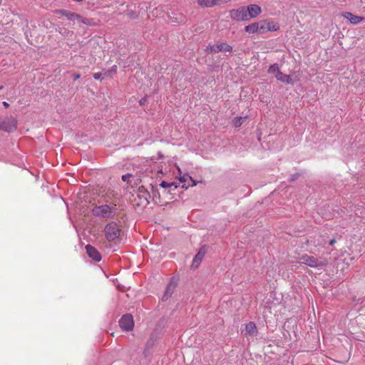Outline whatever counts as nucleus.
Wrapping results in <instances>:
<instances>
[{
  "instance_id": "nucleus-19",
  "label": "nucleus",
  "mask_w": 365,
  "mask_h": 365,
  "mask_svg": "<svg viewBox=\"0 0 365 365\" xmlns=\"http://www.w3.org/2000/svg\"><path fill=\"white\" fill-rule=\"evenodd\" d=\"M258 26L259 25L257 24V22L252 23L246 26L245 27V30L249 34L258 33Z\"/></svg>"
},
{
  "instance_id": "nucleus-35",
  "label": "nucleus",
  "mask_w": 365,
  "mask_h": 365,
  "mask_svg": "<svg viewBox=\"0 0 365 365\" xmlns=\"http://www.w3.org/2000/svg\"><path fill=\"white\" fill-rule=\"evenodd\" d=\"M75 1H77V2H81L83 1V0H74Z\"/></svg>"
},
{
  "instance_id": "nucleus-9",
  "label": "nucleus",
  "mask_w": 365,
  "mask_h": 365,
  "mask_svg": "<svg viewBox=\"0 0 365 365\" xmlns=\"http://www.w3.org/2000/svg\"><path fill=\"white\" fill-rule=\"evenodd\" d=\"M247 14L248 16V19L255 18L260 14L262 9L257 4H251L246 7Z\"/></svg>"
},
{
  "instance_id": "nucleus-34",
  "label": "nucleus",
  "mask_w": 365,
  "mask_h": 365,
  "mask_svg": "<svg viewBox=\"0 0 365 365\" xmlns=\"http://www.w3.org/2000/svg\"><path fill=\"white\" fill-rule=\"evenodd\" d=\"M295 178H297V176L293 177V178L292 179V181H294L295 180Z\"/></svg>"
},
{
  "instance_id": "nucleus-13",
  "label": "nucleus",
  "mask_w": 365,
  "mask_h": 365,
  "mask_svg": "<svg viewBox=\"0 0 365 365\" xmlns=\"http://www.w3.org/2000/svg\"><path fill=\"white\" fill-rule=\"evenodd\" d=\"M207 51H210V52H219L222 51H228V45L227 43H217L214 45H209L207 47Z\"/></svg>"
},
{
  "instance_id": "nucleus-31",
  "label": "nucleus",
  "mask_w": 365,
  "mask_h": 365,
  "mask_svg": "<svg viewBox=\"0 0 365 365\" xmlns=\"http://www.w3.org/2000/svg\"><path fill=\"white\" fill-rule=\"evenodd\" d=\"M3 105H4V107H6V108H8V107L9 106V104L7 102H6V101H4V102H3Z\"/></svg>"
},
{
  "instance_id": "nucleus-33",
  "label": "nucleus",
  "mask_w": 365,
  "mask_h": 365,
  "mask_svg": "<svg viewBox=\"0 0 365 365\" xmlns=\"http://www.w3.org/2000/svg\"><path fill=\"white\" fill-rule=\"evenodd\" d=\"M295 178H297V176L293 177V178L292 179V181H294L295 180Z\"/></svg>"
},
{
  "instance_id": "nucleus-28",
  "label": "nucleus",
  "mask_w": 365,
  "mask_h": 365,
  "mask_svg": "<svg viewBox=\"0 0 365 365\" xmlns=\"http://www.w3.org/2000/svg\"><path fill=\"white\" fill-rule=\"evenodd\" d=\"M131 177H132V174L128 173V174L123 175L122 176V180H123V181L126 182V181H128V180H129V178H131Z\"/></svg>"
},
{
  "instance_id": "nucleus-30",
  "label": "nucleus",
  "mask_w": 365,
  "mask_h": 365,
  "mask_svg": "<svg viewBox=\"0 0 365 365\" xmlns=\"http://www.w3.org/2000/svg\"><path fill=\"white\" fill-rule=\"evenodd\" d=\"M335 242H336V240L334 239H332L330 240L329 245L333 246L335 244Z\"/></svg>"
},
{
  "instance_id": "nucleus-17",
  "label": "nucleus",
  "mask_w": 365,
  "mask_h": 365,
  "mask_svg": "<svg viewBox=\"0 0 365 365\" xmlns=\"http://www.w3.org/2000/svg\"><path fill=\"white\" fill-rule=\"evenodd\" d=\"M67 19L73 21H77L78 22L87 24L86 21L83 19V17L81 16L72 11L70 12L69 15H68Z\"/></svg>"
},
{
  "instance_id": "nucleus-12",
  "label": "nucleus",
  "mask_w": 365,
  "mask_h": 365,
  "mask_svg": "<svg viewBox=\"0 0 365 365\" xmlns=\"http://www.w3.org/2000/svg\"><path fill=\"white\" fill-rule=\"evenodd\" d=\"M205 255V250L204 248H200L192 260L191 267L193 269L197 268L201 263Z\"/></svg>"
},
{
  "instance_id": "nucleus-7",
  "label": "nucleus",
  "mask_w": 365,
  "mask_h": 365,
  "mask_svg": "<svg viewBox=\"0 0 365 365\" xmlns=\"http://www.w3.org/2000/svg\"><path fill=\"white\" fill-rule=\"evenodd\" d=\"M86 251L88 256L95 262H100L102 259L101 253L98 250L91 245L86 246Z\"/></svg>"
},
{
  "instance_id": "nucleus-8",
  "label": "nucleus",
  "mask_w": 365,
  "mask_h": 365,
  "mask_svg": "<svg viewBox=\"0 0 365 365\" xmlns=\"http://www.w3.org/2000/svg\"><path fill=\"white\" fill-rule=\"evenodd\" d=\"M196 2L200 7L210 8L225 3V0H196Z\"/></svg>"
},
{
  "instance_id": "nucleus-14",
  "label": "nucleus",
  "mask_w": 365,
  "mask_h": 365,
  "mask_svg": "<svg viewBox=\"0 0 365 365\" xmlns=\"http://www.w3.org/2000/svg\"><path fill=\"white\" fill-rule=\"evenodd\" d=\"M175 288H176V284L173 282H170L165 289L163 296L162 297V300L163 301L168 300L172 296Z\"/></svg>"
},
{
  "instance_id": "nucleus-5",
  "label": "nucleus",
  "mask_w": 365,
  "mask_h": 365,
  "mask_svg": "<svg viewBox=\"0 0 365 365\" xmlns=\"http://www.w3.org/2000/svg\"><path fill=\"white\" fill-rule=\"evenodd\" d=\"M299 262L308 265L311 267H317L322 265V263L313 256L303 255L299 259Z\"/></svg>"
},
{
  "instance_id": "nucleus-29",
  "label": "nucleus",
  "mask_w": 365,
  "mask_h": 365,
  "mask_svg": "<svg viewBox=\"0 0 365 365\" xmlns=\"http://www.w3.org/2000/svg\"><path fill=\"white\" fill-rule=\"evenodd\" d=\"M81 77V75L79 73H74L73 75V79L74 81H76L77 79H78L79 78Z\"/></svg>"
},
{
  "instance_id": "nucleus-18",
  "label": "nucleus",
  "mask_w": 365,
  "mask_h": 365,
  "mask_svg": "<svg viewBox=\"0 0 365 365\" xmlns=\"http://www.w3.org/2000/svg\"><path fill=\"white\" fill-rule=\"evenodd\" d=\"M258 26V33L264 34L267 31V26L269 25V21L266 20L259 21L257 22Z\"/></svg>"
},
{
  "instance_id": "nucleus-6",
  "label": "nucleus",
  "mask_w": 365,
  "mask_h": 365,
  "mask_svg": "<svg viewBox=\"0 0 365 365\" xmlns=\"http://www.w3.org/2000/svg\"><path fill=\"white\" fill-rule=\"evenodd\" d=\"M230 14L233 19L237 21H248V16L246 11V6L240 7L238 9L230 11Z\"/></svg>"
},
{
  "instance_id": "nucleus-25",
  "label": "nucleus",
  "mask_w": 365,
  "mask_h": 365,
  "mask_svg": "<svg viewBox=\"0 0 365 365\" xmlns=\"http://www.w3.org/2000/svg\"><path fill=\"white\" fill-rule=\"evenodd\" d=\"M126 15L132 19H135L138 17V14L133 10H128Z\"/></svg>"
},
{
  "instance_id": "nucleus-15",
  "label": "nucleus",
  "mask_w": 365,
  "mask_h": 365,
  "mask_svg": "<svg viewBox=\"0 0 365 365\" xmlns=\"http://www.w3.org/2000/svg\"><path fill=\"white\" fill-rule=\"evenodd\" d=\"M245 331L246 334L251 336H255L258 333L256 324L252 322H250L245 325Z\"/></svg>"
},
{
  "instance_id": "nucleus-2",
  "label": "nucleus",
  "mask_w": 365,
  "mask_h": 365,
  "mask_svg": "<svg viewBox=\"0 0 365 365\" xmlns=\"http://www.w3.org/2000/svg\"><path fill=\"white\" fill-rule=\"evenodd\" d=\"M104 233L108 242H113L120 237L121 230L117 222H110L105 226Z\"/></svg>"
},
{
  "instance_id": "nucleus-11",
  "label": "nucleus",
  "mask_w": 365,
  "mask_h": 365,
  "mask_svg": "<svg viewBox=\"0 0 365 365\" xmlns=\"http://www.w3.org/2000/svg\"><path fill=\"white\" fill-rule=\"evenodd\" d=\"M342 16L345 19H348L351 24H354V25L358 24L361 23V21H365V18H364L362 16L354 15L351 12H344L342 14Z\"/></svg>"
},
{
  "instance_id": "nucleus-23",
  "label": "nucleus",
  "mask_w": 365,
  "mask_h": 365,
  "mask_svg": "<svg viewBox=\"0 0 365 365\" xmlns=\"http://www.w3.org/2000/svg\"><path fill=\"white\" fill-rule=\"evenodd\" d=\"M279 71V68L277 63H274L269 67L268 73H274L275 75H278Z\"/></svg>"
},
{
  "instance_id": "nucleus-22",
  "label": "nucleus",
  "mask_w": 365,
  "mask_h": 365,
  "mask_svg": "<svg viewBox=\"0 0 365 365\" xmlns=\"http://www.w3.org/2000/svg\"><path fill=\"white\" fill-rule=\"evenodd\" d=\"M160 186L168 190L169 188H172V186H174V189H177L178 187L176 182H168L165 181H162L160 184Z\"/></svg>"
},
{
  "instance_id": "nucleus-24",
  "label": "nucleus",
  "mask_w": 365,
  "mask_h": 365,
  "mask_svg": "<svg viewBox=\"0 0 365 365\" xmlns=\"http://www.w3.org/2000/svg\"><path fill=\"white\" fill-rule=\"evenodd\" d=\"M279 29V26L274 23V22H269V25L267 26V31H277Z\"/></svg>"
},
{
  "instance_id": "nucleus-3",
  "label": "nucleus",
  "mask_w": 365,
  "mask_h": 365,
  "mask_svg": "<svg viewBox=\"0 0 365 365\" xmlns=\"http://www.w3.org/2000/svg\"><path fill=\"white\" fill-rule=\"evenodd\" d=\"M16 125L17 120L14 117L0 118V130L11 133L16 129Z\"/></svg>"
},
{
  "instance_id": "nucleus-16",
  "label": "nucleus",
  "mask_w": 365,
  "mask_h": 365,
  "mask_svg": "<svg viewBox=\"0 0 365 365\" xmlns=\"http://www.w3.org/2000/svg\"><path fill=\"white\" fill-rule=\"evenodd\" d=\"M276 78L283 83L292 84V79L289 75L284 74L282 72H279L278 75H275Z\"/></svg>"
},
{
  "instance_id": "nucleus-10",
  "label": "nucleus",
  "mask_w": 365,
  "mask_h": 365,
  "mask_svg": "<svg viewBox=\"0 0 365 365\" xmlns=\"http://www.w3.org/2000/svg\"><path fill=\"white\" fill-rule=\"evenodd\" d=\"M180 182L183 183L182 187L187 189L189 187H193L197 185V182L188 174H185L180 178Z\"/></svg>"
},
{
  "instance_id": "nucleus-37",
  "label": "nucleus",
  "mask_w": 365,
  "mask_h": 365,
  "mask_svg": "<svg viewBox=\"0 0 365 365\" xmlns=\"http://www.w3.org/2000/svg\"><path fill=\"white\" fill-rule=\"evenodd\" d=\"M3 88H4L3 86H0V90L3 89Z\"/></svg>"
},
{
  "instance_id": "nucleus-26",
  "label": "nucleus",
  "mask_w": 365,
  "mask_h": 365,
  "mask_svg": "<svg viewBox=\"0 0 365 365\" xmlns=\"http://www.w3.org/2000/svg\"><path fill=\"white\" fill-rule=\"evenodd\" d=\"M104 76L103 73L98 72L93 74V78L95 80H101L102 76Z\"/></svg>"
},
{
  "instance_id": "nucleus-27",
  "label": "nucleus",
  "mask_w": 365,
  "mask_h": 365,
  "mask_svg": "<svg viewBox=\"0 0 365 365\" xmlns=\"http://www.w3.org/2000/svg\"><path fill=\"white\" fill-rule=\"evenodd\" d=\"M70 11L66 10V9H61L57 11V13L61 14V15L68 17V15L70 14Z\"/></svg>"
},
{
  "instance_id": "nucleus-4",
  "label": "nucleus",
  "mask_w": 365,
  "mask_h": 365,
  "mask_svg": "<svg viewBox=\"0 0 365 365\" xmlns=\"http://www.w3.org/2000/svg\"><path fill=\"white\" fill-rule=\"evenodd\" d=\"M118 323L120 327L125 331H130L133 330L134 327L133 318L130 314L123 315Z\"/></svg>"
},
{
  "instance_id": "nucleus-1",
  "label": "nucleus",
  "mask_w": 365,
  "mask_h": 365,
  "mask_svg": "<svg viewBox=\"0 0 365 365\" xmlns=\"http://www.w3.org/2000/svg\"><path fill=\"white\" fill-rule=\"evenodd\" d=\"M116 205L110 206L108 205H96L92 210V214L98 217L113 218L116 214Z\"/></svg>"
},
{
  "instance_id": "nucleus-21",
  "label": "nucleus",
  "mask_w": 365,
  "mask_h": 365,
  "mask_svg": "<svg viewBox=\"0 0 365 365\" xmlns=\"http://www.w3.org/2000/svg\"><path fill=\"white\" fill-rule=\"evenodd\" d=\"M117 68V66L113 65L110 69L104 70L103 74L104 76H110V78H112L113 76L116 73Z\"/></svg>"
},
{
  "instance_id": "nucleus-20",
  "label": "nucleus",
  "mask_w": 365,
  "mask_h": 365,
  "mask_svg": "<svg viewBox=\"0 0 365 365\" xmlns=\"http://www.w3.org/2000/svg\"><path fill=\"white\" fill-rule=\"evenodd\" d=\"M247 120V116L235 118L232 120V124L235 128L240 127Z\"/></svg>"
},
{
  "instance_id": "nucleus-32",
  "label": "nucleus",
  "mask_w": 365,
  "mask_h": 365,
  "mask_svg": "<svg viewBox=\"0 0 365 365\" xmlns=\"http://www.w3.org/2000/svg\"><path fill=\"white\" fill-rule=\"evenodd\" d=\"M175 190V189H174V186H172V188H169L168 192H170L171 191Z\"/></svg>"
},
{
  "instance_id": "nucleus-36",
  "label": "nucleus",
  "mask_w": 365,
  "mask_h": 365,
  "mask_svg": "<svg viewBox=\"0 0 365 365\" xmlns=\"http://www.w3.org/2000/svg\"><path fill=\"white\" fill-rule=\"evenodd\" d=\"M232 46H230V48H229L230 52L232 51Z\"/></svg>"
}]
</instances>
